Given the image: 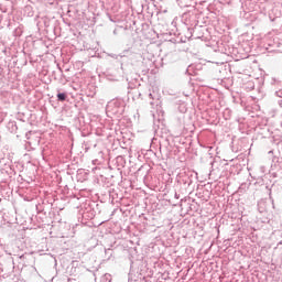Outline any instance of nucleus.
<instances>
[{
  "instance_id": "1",
  "label": "nucleus",
  "mask_w": 282,
  "mask_h": 282,
  "mask_svg": "<svg viewBox=\"0 0 282 282\" xmlns=\"http://www.w3.org/2000/svg\"><path fill=\"white\" fill-rule=\"evenodd\" d=\"M66 97H67V96H66L65 94H58V95H57V99H58V100H65Z\"/></svg>"
}]
</instances>
